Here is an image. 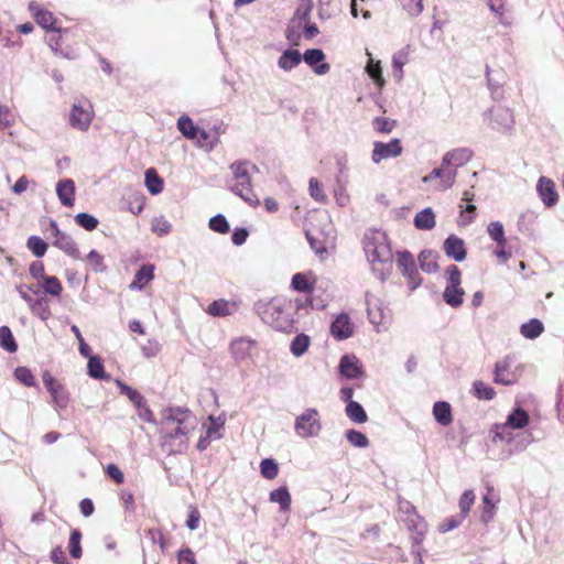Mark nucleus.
<instances>
[{
  "instance_id": "nucleus-1",
  "label": "nucleus",
  "mask_w": 564,
  "mask_h": 564,
  "mask_svg": "<svg viewBox=\"0 0 564 564\" xmlns=\"http://www.w3.org/2000/svg\"><path fill=\"white\" fill-rule=\"evenodd\" d=\"M195 416L187 409L167 408L162 412L159 424L161 446L171 447L175 442L180 445L187 441V436L195 427Z\"/></svg>"
},
{
  "instance_id": "nucleus-2",
  "label": "nucleus",
  "mask_w": 564,
  "mask_h": 564,
  "mask_svg": "<svg viewBox=\"0 0 564 564\" xmlns=\"http://www.w3.org/2000/svg\"><path fill=\"white\" fill-rule=\"evenodd\" d=\"M362 247L372 271L381 281H386L393 267V253L384 232L369 230L362 239Z\"/></svg>"
},
{
  "instance_id": "nucleus-3",
  "label": "nucleus",
  "mask_w": 564,
  "mask_h": 564,
  "mask_svg": "<svg viewBox=\"0 0 564 564\" xmlns=\"http://www.w3.org/2000/svg\"><path fill=\"white\" fill-rule=\"evenodd\" d=\"M257 312L261 319L281 332H291L294 321L290 313V305L282 299H271L257 304Z\"/></svg>"
},
{
  "instance_id": "nucleus-4",
  "label": "nucleus",
  "mask_w": 564,
  "mask_h": 564,
  "mask_svg": "<svg viewBox=\"0 0 564 564\" xmlns=\"http://www.w3.org/2000/svg\"><path fill=\"white\" fill-rule=\"evenodd\" d=\"M95 111L91 102L85 98L76 100L69 112V124L79 131H87L94 119Z\"/></svg>"
},
{
  "instance_id": "nucleus-5",
  "label": "nucleus",
  "mask_w": 564,
  "mask_h": 564,
  "mask_svg": "<svg viewBox=\"0 0 564 564\" xmlns=\"http://www.w3.org/2000/svg\"><path fill=\"white\" fill-rule=\"evenodd\" d=\"M236 183L232 191L239 195L243 200L251 203L254 194L251 185V176L248 171V162H236L230 166Z\"/></svg>"
},
{
  "instance_id": "nucleus-6",
  "label": "nucleus",
  "mask_w": 564,
  "mask_h": 564,
  "mask_svg": "<svg viewBox=\"0 0 564 564\" xmlns=\"http://www.w3.org/2000/svg\"><path fill=\"white\" fill-rule=\"evenodd\" d=\"M42 380L51 394L54 408L65 410L69 404V392L66 387L55 379L48 370L43 371Z\"/></svg>"
},
{
  "instance_id": "nucleus-7",
  "label": "nucleus",
  "mask_w": 564,
  "mask_h": 564,
  "mask_svg": "<svg viewBox=\"0 0 564 564\" xmlns=\"http://www.w3.org/2000/svg\"><path fill=\"white\" fill-rule=\"evenodd\" d=\"M397 265L402 275L408 279V285L411 291H414L421 285L422 278L411 252L399 251L397 253Z\"/></svg>"
},
{
  "instance_id": "nucleus-8",
  "label": "nucleus",
  "mask_w": 564,
  "mask_h": 564,
  "mask_svg": "<svg viewBox=\"0 0 564 564\" xmlns=\"http://www.w3.org/2000/svg\"><path fill=\"white\" fill-rule=\"evenodd\" d=\"M295 431L301 437L317 435L321 431L317 410L307 409L302 415L297 416L295 421Z\"/></svg>"
},
{
  "instance_id": "nucleus-9",
  "label": "nucleus",
  "mask_w": 564,
  "mask_h": 564,
  "mask_svg": "<svg viewBox=\"0 0 564 564\" xmlns=\"http://www.w3.org/2000/svg\"><path fill=\"white\" fill-rule=\"evenodd\" d=\"M403 147L400 139H392L389 142L377 141L373 143L371 159L373 163L379 164L383 160L401 155Z\"/></svg>"
},
{
  "instance_id": "nucleus-10",
  "label": "nucleus",
  "mask_w": 564,
  "mask_h": 564,
  "mask_svg": "<svg viewBox=\"0 0 564 564\" xmlns=\"http://www.w3.org/2000/svg\"><path fill=\"white\" fill-rule=\"evenodd\" d=\"M519 373L512 369L510 359L507 357L495 365L494 381L498 384L511 386L518 382Z\"/></svg>"
},
{
  "instance_id": "nucleus-11",
  "label": "nucleus",
  "mask_w": 564,
  "mask_h": 564,
  "mask_svg": "<svg viewBox=\"0 0 564 564\" xmlns=\"http://www.w3.org/2000/svg\"><path fill=\"white\" fill-rule=\"evenodd\" d=\"M456 175L457 172L453 167L442 164L441 167L434 169L429 175H426L423 181L432 182L434 180H440L436 188L440 191H446L454 185Z\"/></svg>"
},
{
  "instance_id": "nucleus-12",
  "label": "nucleus",
  "mask_w": 564,
  "mask_h": 564,
  "mask_svg": "<svg viewBox=\"0 0 564 564\" xmlns=\"http://www.w3.org/2000/svg\"><path fill=\"white\" fill-rule=\"evenodd\" d=\"M29 10L32 13L35 22L43 29L47 31H53L59 33L61 30L57 28V20L54 17V14L48 11L47 9H44L40 7L35 2H31L29 4Z\"/></svg>"
},
{
  "instance_id": "nucleus-13",
  "label": "nucleus",
  "mask_w": 564,
  "mask_h": 564,
  "mask_svg": "<svg viewBox=\"0 0 564 564\" xmlns=\"http://www.w3.org/2000/svg\"><path fill=\"white\" fill-rule=\"evenodd\" d=\"M256 340L240 337L236 338L230 343V354L237 361H243L252 357L253 350L256 349Z\"/></svg>"
},
{
  "instance_id": "nucleus-14",
  "label": "nucleus",
  "mask_w": 564,
  "mask_h": 564,
  "mask_svg": "<svg viewBox=\"0 0 564 564\" xmlns=\"http://www.w3.org/2000/svg\"><path fill=\"white\" fill-rule=\"evenodd\" d=\"M330 334L337 340H344L352 336L354 324L346 313L339 314L330 325Z\"/></svg>"
},
{
  "instance_id": "nucleus-15",
  "label": "nucleus",
  "mask_w": 564,
  "mask_h": 564,
  "mask_svg": "<svg viewBox=\"0 0 564 564\" xmlns=\"http://www.w3.org/2000/svg\"><path fill=\"white\" fill-rule=\"evenodd\" d=\"M444 252L448 258L454 259L457 262H462L466 259L467 251L465 242L462 238L456 235H449L444 241Z\"/></svg>"
},
{
  "instance_id": "nucleus-16",
  "label": "nucleus",
  "mask_w": 564,
  "mask_h": 564,
  "mask_svg": "<svg viewBox=\"0 0 564 564\" xmlns=\"http://www.w3.org/2000/svg\"><path fill=\"white\" fill-rule=\"evenodd\" d=\"M52 227L54 228V242L53 245L63 250L65 253L73 258L79 257V250L77 248L76 242L74 239L68 236L67 234L61 231L55 223L52 224Z\"/></svg>"
},
{
  "instance_id": "nucleus-17",
  "label": "nucleus",
  "mask_w": 564,
  "mask_h": 564,
  "mask_svg": "<svg viewBox=\"0 0 564 564\" xmlns=\"http://www.w3.org/2000/svg\"><path fill=\"white\" fill-rule=\"evenodd\" d=\"M339 372L347 379H357L364 375L362 365L355 355H345L339 361Z\"/></svg>"
},
{
  "instance_id": "nucleus-18",
  "label": "nucleus",
  "mask_w": 564,
  "mask_h": 564,
  "mask_svg": "<svg viewBox=\"0 0 564 564\" xmlns=\"http://www.w3.org/2000/svg\"><path fill=\"white\" fill-rule=\"evenodd\" d=\"M536 189L546 206L551 207L557 203L558 195L555 189V183L551 178L541 176L538 182Z\"/></svg>"
},
{
  "instance_id": "nucleus-19",
  "label": "nucleus",
  "mask_w": 564,
  "mask_h": 564,
  "mask_svg": "<svg viewBox=\"0 0 564 564\" xmlns=\"http://www.w3.org/2000/svg\"><path fill=\"white\" fill-rule=\"evenodd\" d=\"M473 156L471 150L467 148H459L454 149L452 151H448L443 156V165H448L449 167H453L455 171L457 167L465 165L469 162V160Z\"/></svg>"
},
{
  "instance_id": "nucleus-20",
  "label": "nucleus",
  "mask_w": 564,
  "mask_h": 564,
  "mask_svg": "<svg viewBox=\"0 0 564 564\" xmlns=\"http://www.w3.org/2000/svg\"><path fill=\"white\" fill-rule=\"evenodd\" d=\"M303 58L306 64L314 67V72L317 75H324L329 72V68H330L329 64H327V63L319 64L321 62H323L325 59V54L322 50H319V48L306 50V52L303 55Z\"/></svg>"
},
{
  "instance_id": "nucleus-21",
  "label": "nucleus",
  "mask_w": 564,
  "mask_h": 564,
  "mask_svg": "<svg viewBox=\"0 0 564 564\" xmlns=\"http://www.w3.org/2000/svg\"><path fill=\"white\" fill-rule=\"evenodd\" d=\"M121 392L128 397V399L133 403V405L144 413L142 414L143 417L148 421H151L152 417V411L147 406V401L144 397L135 389L127 386L121 384L120 386Z\"/></svg>"
},
{
  "instance_id": "nucleus-22",
  "label": "nucleus",
  "mask_w": 564,
  "mask_h": 564,
  "mask_svg": "<svg viewBox=\"0 0 564 564\" xmlns=\"http://www.w3.org/2000/svg\"><path fill=\"white\" fill-rule=\"evenodd\" d=\"M316 276L312 273H295L292 278V288L306 295L315 291Z\"/></svg>"
},
{
  "instance_id": "nucleus-23",
  "label": "nucleus",
  "mask_w": 564,
  "mask_h": 564,
  "mask_svg": "<svg viewBox=\"0 0 564 564\" xmlns=\"http://www.w3.org/2000/svg\"><path fill=\"white\" fill-rule=\"evenodd\" d=\"M56 194L61 203L66 207H72L75 202V183L73 180H63L57 183Z\"/></svg>"
},
{
  "instance_id": "nucleus-24",
  "label": "nucleus",
  "mask_w": 564,
  "mask_h": 564,
  "mask_svg": "<svg viewBox=\"0 0 564 564\" xmlns=\"http://www.w3.org/2000/svg\"><path fill=\"white\" fill-rule=\"evenodd\" d=\"M154 279V265L143 264L135 273L133 281L130 284V289L142 290L150 281Z\"/></svg>"
},
{
  "instance_id": "nucleus-25",
  "label": "nucleus",
  "mask_w": 564,
  "mask_h": 564,
  "mask_svg": "<svg viewBox=\"0 0 564 564\" xmlns=\"http://www.w3.org/2000/svg\"><path fill=\"white\" fill-rule=\"evenodd\" d=\"M433 415L443 426H448L453 422L452 406L448 402L437 401L433 405Z\"/></svg>"
},
{
  "instance_id": "nucleus-26",
  "label": "nucleus",
  "mask_w": 564,
  "mask_h": 564,
  "mask_svg": "<svg viewBox=\"0 0 564 564\" xmlns=\"http://www.w3.org/2000/svg\"><path fill=\"white\" fill-rule=\"evenodd\" d=\"M414 226L420 230H431L435 227V214L431 207L419 212L414 217Z\"/></svg>"
},
{
  "instance_id": "nucleus-27",
  "label": "nucleus",
  "mask_w": 564,
  "mask_h": 564,
  "mask_svg": "<svg viewBox=\"0 0 564 564\" xmlns=\"http://www.w3.org/2000/svg\"><path fill=\"white\" fill-rule=\"evenodd\" d=\"M302 61V55L296 50H286L279 58L278 65L283 70H291Z\"/></svg>"
},
{
  "instance_id": "nucleus-28",
  "label": "nucleus",
  "mask_w": 564,
  "mask_h": 564,
  "mask_svg": "<svg viewBox=\"0 0 564 564\" xmlns=\"http://www.w3.org/2000/svg\"><path fill=\"white\" fill-rule=\"evenodd\" d=\"M471 393L476 399L485 401H490L496 397L495 389L482 380L473 382Z\"/></svg>"
},
{
  "instance_id": "nucleus-29",
  "label": "nucleus",
  "mask_w": 564,
  "mask_h": 564,
  "mask_svg": "<svg viewBox=\"0 0 564 564\" xmlns=\"http://www.w3.org/2000/svg\"><path fill=\"white\" fill-rule=\"evenodd\" d=\"M530 417L525 410L518 408L507 417L506 425L514 430L523 429L529 424Z\"/></svg>"
},
{
  "instance_id": "nucleus-30",
  "label": "nucleus",
  "mask_w": 564,
  "mask_h": 564,
  "mask_svg": "<svg viewBox=\"0 0 564 564\" xmlns=\"http://www.w3.org/2000/svg\"><path fill=\"white\" fill-rule=\"evenodd\" d=\"M421 269L426 273H434L438 270L437 254L431 250H423L419 254Z\"/></svg>"
},
{
  "instance_id": "nucleus-31",
  "label": "nucleus",
  "mask_w": 564,
  "mask_h": 564,
  "mask_svg": "<svg viewBox=\"0 0 564 564\" xmlns=\"http://www.w3.org/2000/svg\"><path fill=\"white\" fill-rule=\"evenodd\" d=\"M464 290L460 285H447L444 291V300L452 307H458L464 301Z\"/></svg>"
},
{
  "instance_id": "nucleus-32",
  "label": "nucleus",
  "mask_w": 564,
  "mask_h": 564,
  "mask_svg": "<svg viewBox=\"0 0 564 564\" xmlns=\"http://www.w3.org/2000/svg\"><path fill=\"white\" fill-rule=\"evenodd\" d=\"M235 304L229 303L228 301L220 299L210 303L206 310V312L212 316H228L232 313V307Z\"/></svg>"
},
{
  "instance_id": "nucleus-33",
  "label": "nucleus",
  "mask_w": 564,
  "mask_h": 564,
  "mask_svg": "<svg viewBox=\"0 0 564 564\" xmlns=\"http://www.w3.org/2000/svg\"><path fill=\"white\" fill-rule=\"evenodd\" d=\"M177 129L188 140H194L198 135V128L188 116H181L177 120Z\"/></svg>"
},
{
  "instance_id": "nucleus-34",
  "label": "nucleus",
  "mask_w": 564,
  "mask_h": 564,
  "mask_svg": "<svg viewBox=\"0 0 564 564\" xmlns=\"http://www.w3.org/2000/svg\"><path fill=\"white\" fill-rule=\"evenodd\" d=\"M42 288L45 294H48L53 297H59L63 292L62 282L55 275H46L42 280Z\"/></svg>"
},
{
  "instance_id": "nucleus-35",
  "label": "nucleus",
  "mask_w": 564,
  "mask_h": 564,
  "mask_svg": "<svg viewBox=\"0 0 564 564\" xmlns=\"http://www.w3.org/2000/svg\"><path fill=\"white\" fill-rule=\"evenodd\" d=\"M145 186L152 195H156L163 191V180L153 167L145 171Z\"/></svg>"
},
{
  "instance_id": "nucleus-36",
  "label": "nucleus",
  "mask_w": 564,
  "mask_h": 564,
  "mask_svg": "<svg viewBox=\"0 0 564 564\" xmlns=\"http://www.w3.org/2000/svg\"><path fill=\"white\" fill-rule=\"evenodd\" d=\"M270 500L280 505L282 511L290 510L291 495L285 487H280L270 494Z\"/></svg>"
},
{
  "instance_id": "nucleus-37",
  "label": "nucleus",
  "mask_w": 564,
  "mask_h": 564,
  "mask_svg": "<svg viewBox=\"0 0 564 564\" xmlns=\"http://www.w3.org/2000/svg\"><path fill=\"white\" fill-rule=\"evenodd\" d=\"M544 330V326L541 321L536 318L530 319L528 323L521 326V334L529 339L539 337Z\"/></svg>"
},
{
  "instance_id": "nucleus-38",
  "label": "nucleus",
  "mask_w": 564,
  "mask_h": 564,
  "mask_svg": "<svg viewBox=\"0 0 564 564\" xmlns=\"http://www.w3.org/2000/svg\"><path fill=\"white\" fill-rule=\"evenodd\" d=\"M347 416L355 423L361 424L367 422L368 416L364 408L358 402H350L346 405Z\"/></svg>"
},
{
  "instance_id": "nucleus-39",
  "label": "nucleus",
  "mask_w": 564,
  "mask_h": 564,
  "mask_svg": "<svg viewBox=\"0 0 564 564\" xmlns=\"http://www.w3.org/2000/svg\"><path fill=\"white\" fill-rule=\"evenodd\" d=\"M0 346L8 352H15L18 350V344L8 326L0 327Z\"/></svg>"
},
{
  "instance_id": "nucleus-40",
  "label": "nucleus",
  "mask_w": 564,
  "mask_h": 564,
  "mask_svg": "<svg viewBox=\"0 0 564 564\" xmlns=\"http://www.w3.org/2000/svg\"><path fill=\"white\" fill-rule=\"evenodd\" d=\"M487 231L492 240H495L498 247H506L507 239L505 237L503 226L500 221H492L488 225Z\"/></svg>"
},
{
  "instance_id": "nucleus-41",
  "label": "nucleus",
  "mask_w": 564,
  "mask_h": 564,
  "mask_svg": "<svg viewBox=\"0 0 564 564\" xmlns=\"http://www.w3.org/2000/svg\"><path fill=\"white\" fill-rule=\"evenodd\" d=\"M310 344L311 339L307 335L299 334L291 343V352L294 356L300 357L307 351Z\"/></svg>"
},
{
  "instance_id": "nucleus-42",
  "label": "nucleus",
  "mask_w": 564,
  "mask_h": 564,
  "mask_svg": "<svg viewBox=\"0 0 564 564\" xmlns=\"http://www.w3.org/2000/svg\"><path fill=\"white\" fill-rule=\"evenodd\" d=\"M26 247L37 258L43 257L47 250V243L37 236L29 237L26 241Z\"/></svg>"
},
{
  "instance_id": "nucleus-43",
  "label": "nucleus",
  "mask_w": 564,
  "mask_h": 564,
  "mask_svg": "<svg viewBox=\"0 0 564 564\" xmlns=\"http://www.w3.org/2000/svg\"><path fill=\"white\" fill-rule=\"evenodd\" d=\"M88 375L95 379L105 378V368L102 360L99 357L91 356L88 359Z\"/></svg>"
},
{
  "instance_id": "nucleus-44",
  "label": "nucleus",
  "mask_w": 564,
  "mask_h": 564,
  "mask_svg": "<svg viewBox=\"0 0 564 564\" xmlns=\"http://www.w3.org/2000/svg\"><path fill=\"white\" fill-rule=\"evenodd\" d=\"M261 475L267 479H274L279 473V466L274 459L265 458L260 464Z\"/></svg>"
},
{
  "instance_id": "nucleus-45",
  "label": "nucleus",
  "mask_w": 564,
  "mask_h": 564,
  "mask_svg": "<svg viewBox=\"0 0 564 564\" xmlns=\"http://www.w3.org/2000/svg\"><path fill=\"white\" fill-rule=\"evenodd\" d=\"M395 126V120L386 117H377L372 120V127L379 133H390Z\"/></svg>"
},
{
  "instance_id": "nucleus-46",
  "label": "nucleus",
  "mask_w": 564,
  "mask_h": 564,
  "mask_svg": "<svg viewBox=\"0 0 564 564\" xmlns=\"http://www.w3.org/2000/svg\"><path fill=\"white\" fill-rule=\"evenodd\" d=\"M75 221L78 226L82 228L91 231L97 228L99 221L96 217L93 215H89L87 213H80L75 216Z\"/></svg>"
},
{
  "instance_id": "nucleus-47",
  "label": "nucleus",
  "mask_w": 564,
  "mask_h": 564,
  "mask_svg": "<svg viewBox=\"0 0 564 564\" xmlns=\"http://www.w3.org/2000/svg\"><path fill=\"white\" fill-rule=\"evenodd\" d=\"M367 73L379 87L383 86L384 79L382 77L381 65L379 61L375 62L372 58H370L367 65Z\"/></svg>"
},
{
  "instance_id": "nucleus-48",
  "label": "nucleus",
  "mask_w": 564,
  "mask_h": 564,
  "mask_svg": "<svg viewBox=\"0 0 564 564\" xmlns=\"http://www.w3.org/2000/svg\"><path fill=\"white\" fill-rule=\"evenodd\" d=\"M209 228L218 234H228L230 230L229 224L225 216L216 215L209 219Z\"/></svg>"
},
{
  "instance_id": "nucleus-49",
  "label": "nucleus",
  "mask_w": 564,
  "mask_h": 564,
  "mask_svg": "<svg viewBox=\"0 0 564 564\" xmlns=\"http://www.w3.org/2000/svg\"><path fill=\"white\" fill-rule=\"evenodd\" d=\"M310 195L314 200L318 203H325L327 200V196L322 184L315 177L310 180Z\"/></svg>"
},
{
  "instance_id": "nucleus-50",
  "label": "nucleus",
  "mask_w": 564,
  "mask_h": 564,
  "mask_svg": "<svg viewBox=\"0 0 564 564\" xmlns=\"http://www.w3.org/2000/svg\"><path fill=\"white\" fill-rule=\"evenodd\" d=\"M14 376L22 384L26 387L35 386V377L26 367H18L14 371Z\"/></svg>"
},
{
  "instance_id": "nucleus-51",
  "label": "nucleus",
  "mask_w": 564,
  "mask_h": 564,
  "mask_svg": "<svg viewBox=\"0 0 564 564\" xmlns=\"http://www.w3.org/2000/svg\"><path fill=\"white\" fill-rule=\"evenodd\" d=\"M346 437L348 442L356 447H367L369 445L368 437L359 431L349 430L346 433Z\"/></svg>"
},
{
  "instance_id": "nucleus-52",
  "label": "nucleus",
  "mask_w": 564,
  "mask_h": 564,
  "mask_svg": "<svg viewBox=\"0 0 564 564\" xmlns=\"http://www.w3.org/2000/svg\"><path fill=\"white\" fill-rule=\"evenodd\" d=\"M82 533L78 530H74L69 536V554L74 558H79L82 556V546H80Z\"/></svg>"
},
{
  "instance_id": "nucleus-53",
  "label": "nucleus",
  "mask_w": 564,
  "mask_h": 564,
  "mask_svg": "<svg viewBox=\"0 0 564 564\" xmlns=\"http://www.w3.org/2000/svg\"><path fill=\"white\" fill-rule=\"evenodd\" d=\"M128 203L129 210L134 215H139L144 208L145 197L140 193H135L129 196Z\"/></svg>"
},
{
  "instance_id": "nucleus-54",
  "label": "nucleus",
  "mask_w": 564,
  "mask_h": 564,
  "mask_svg": "<svg viewBox=\"0 0 564 564\" xmlns=\"http://www.w3.org/2000/svg\"><path fill=\"white\" fill-rule=\"evenodd\" d=\"M152 231L158 236H165L171 231V224L163 217H155L151 225Z\"/></svg>"
},
{
  "instance_id": "nucleus-55",
  "label": "nucleus",
  "mask_w": 564,
  "mask_h": 564,
  "mask_svg": "<svg viewBox=\"0 0 564 564\" xmlns=\"http://www.w3.org/2000/svg\"><path fill=\"white\" fill-rule=\"evenodd\" d=\"M29 306L32 313L39 315L42 319H47L51 315V312L43 299L32 300V302L29 303Z\"/></svg>"
},
{
  "instance_id": "nucleus-56",
  "label": "nucleus",
  "mask_w": 564,
  "mask_h": 564,
  "mask_svg": "<svg viewBox=\"0 0 564 564\" xmlns=\"http://www.w3.org/2000/svg\"><path fill=\"white\" fill-rule=\"evenodd\" d=\"M475 502V494L473 490H466L459 499V508L462 511V518H466L471 506Z\"/></svg>"
},
{
  "instance_id": "nucleus-57",
  "label": "nucleus",
  "mask_w": 564,
  "mask_h": 564,
  "mask_svg": "<svg viewBox=\"0 0 564 564\" xmlns=\"http://www.w3.org/2000/svg\"><path fill=\"white\" fill-rule=\"evenodd\" d=\"M402 8L412 17L423 11V0H399Z\"/></svg>"
},
{
  "instance_id": "nucleus-58",
  "label": "nucleus",
  "mask_w": 564,
  "mask_h": 564,
  "mask_svg": "<svg viewBox=\"0 0 564 564\" xmlns=\"http://www.w3.org/2000/svg\"><path fill=\"white\" fill-rule=\"evenodd\" d=\"M306 304L314 310H324L327 306V299L316 294L315 290L306 295Z\"/></svg>"
},
{
  "instance_id": "nucleus-59",
  "label": "nucleus",
  "mask_w": 564,
  "mask_h": 564,
  "mask_svg": "<svg viewBox=\"0 0 564 564\" xmlns=\"http://www.w3.org/2000/svg\"><path fill=\"white\" fill-rule=\"evenodd\" d=\"M446 274H447V281H448L447 285H455V286L460 285L462 272L457 265H455V264L448 265L446 269Z\"/></svg>"
},
{
  "instance_id": "nucleus-60",
  "label": "nucleus",
  "mask_w": 564,
  "mask_h": 564,
  "mask_svg": "<svg viewBox=\"0 0 564 564\" xmlns=\"http://www.w3.org/2000/svg\"><path fill=\"white\" fill-rule=\"evenodd\" d=\"M463 519L464 518H462V516L446 518L440 523L438 530L443 533L448 532L457 528L462 523Z\"/></svg>"
},
{
  "instance_id": "nucleus-61",
  "label": "nucleus",
  "mask_w": 564,
  "mask_h": 564,
  "mask_svg": "<svg viewBox=\"0 0 564 564\" xmlns=\"http://www.w3.org/2000/svg\"><path fill=\"white\" fill-rule=\"evenodd\" d=\"M106 474L108 477L113 480L117 485H121L124 481L123 473L120 468L115 464H109L106 468Z\"/></svg>"
},
{
  "instance_id": "nucleus-62",
  "label": "nucleus",
  "mask_w": 564,
  "mask_h": 564,
  "mask_svg": "<svg viewBox=\"0 0 564 564\" xmlns=\"http://www.w3.org/2000/svg\"><path fill=\"white\" fill-rule=\"evenodd\" d=\"M87 260L96 272L102 271L105 269L104 258L97 251L91 250L87 256Z\"/></svg>"
},
{
  "instance_id": "nucleus-63",
  "label": "nucleus",
  "mask_w": 564,
  "mask_h": 564,
  "mask_svg": "<svg viewBox=\"0 0 564 564\" xmlns=\"http://www.w3.org/2000/svg\"><path fill=\"white\" fill-rule=\"evenodd\" d=\"M29 272L33 279H41L43 280L45 274V267L42 261H34L30 264Z\"/></svg>"
},
{
  "instance_id": "nucleus-64",
  "label": "nucleus",
  "mask_w": 564,
  "mask_h": 564,
  "mask_svg": "<svg viewBox=\"0 0 564 564\" xmlns=\"http://www.w3.org/2000/svg\"><path fill=\"white\" fill-rule=\"evenodd\" d=\"M178 564H196L195 556L191 549H183L178 553Z\"/></svg>"
}]
</instances>
